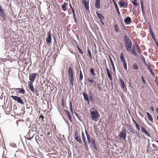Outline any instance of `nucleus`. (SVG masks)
I'll return each instance as SVG.
<instances>
[{
  "mask_svg": "<svg viewBox=\"0 0 158 158\" xmlns=\"http://www.w3.org/2000/svg\"><path fill=\"white\" fill-rule=\"evenodd\" d=\"M124 22L126 24H129L131 22V19L129 16H127L124 19Z\"/></svg>",
  "mask_w": 158,
  "mask_h": 158,
  "instance_id": "nucleus-12",
  "label": "nucleus"
},
{
  "mask_svg": "<svg viewBox=\"0 0 158 158\" xmlns=\"http://www.w3.org/2000/svg\"><path fill=\"white\" fill-rule=\"evenodd\" d=\"M132 4L135 6H136L137 5V3L136 2H132Z\"/></svg>",
  "mask_w": 158,
  "mask_h": 158,
  "instance_id": "nucleus-60",
  "label": "nucleus"
},
{
  "mask_svg": "<svg viewBox=\"0 0 158 158\" xmlns=\"http://www.w3.org/2000/svg\"><path fill=\"white\" fill-rule=\"evenodd\" d=\"M85 133L88 141V144H90L91 143V138H90L88 133L86 130H85Z\"/></svg>",
  "mask_w": 158,
  "mask_h": 158,
  "instance_id": "nucleus-17",
  "label": "nucleus"
},
{
  "mask_svg": "<svg viewBox=\"0 0 158 158\" xmlns=\"http://www.w3.org/2000/svg\"><path fill=\"white\" fill-rule=\"evenodd\" d=\"M83 78V76L82 74V72L81 70L80 71V74L79 76V79L80 81H81L82 80Z\"/></svg>",
  "mask_w": 158,
  "mask_h": 158,
  "instance_id": "nucleus-43",
  "label": "nucleus"
},
{
  "mask_svg": "<svg viewBox=\"0 0 158 158\" xmlns=\"http://www.w3.org/2000/svg\"><path fill=\"white\" fill-rule=\"evenodd\" d=\"M4 9L2 7V6H1V5L0 4V12H1Z\"/></svg>",
  "mask_w": 158,
  "mask_h": 158,
  "instance_id": "nucleus-61",
  "label": "nucleus"
},
{
  "mask_svg": "<svg viewBox=\"0 0 158 158\" xmlns=\"http://www.w3.org/2000/svg\"><path fill=\"white\" fill-rule=\"evenodd\" d=\"M142 56L143 60V61L144 63V64L146 66H147L148 65L146 63V61L145 60V58L143 56Z\"/></svg>",
  "mask_w": 158,
  "mask_h": 158,
  "instance_id": "nucleus-46",
  "label": "nucleus"
},
{
  "mask_svg": "<svg viewBox=\"0 0 158 158\" xmlns=\"http://www.w3.org/2000/svg\"><path fill=\"white\" fill-rule=\"evenodd\" d=\"M95 7L98 9H99L100 7V0H96L95 2Z\"/></svg>",
  "mask_w": 158,
  "mask_h": 158,
  "instance_id": "nucleus-20",
  "label": "nucleus"
},
{
  "mask_svg": "<svg viewBox=\"0 0 158 158\" xmlns=\"http://www.w3.org/2000/svg\"><path fill=\"white\" fill-rule=\"evenodd\" d=\"M113 3L115 6V9L118 8L117 4L115 2H114V3Z\"/></svg>",
  "mask_w": 158,
  "mask_h": 158,
  "instance_id": "nucleus-54",
  "label": "nucleus"
},
{
  "mask_svg": "<svg viewBox=\"0 0 158 158\" xmlns=\"http://www.w3.org/2000/svg\"><path fill=\"white\" fill-rule=\"evenodd\" d=\"M37 75L36 73H31L29 76V79L31 82H34Z\"/></svg>",
  "mask_w": 158,
  "mask_h": 158,
  "instance_id": "nucleus-5",
  "label": "nucleus"
},
{
  "mask_svg": "<svg viewBox=\"0 0 158 158\" xmlns=\"http://www.w3.org/2000/svg\"><path fill=\"white\" fill-rule=\"evenodd\" d=\"M96 14L98 17L100 19V20H104V17L101 14H100L98 12H96Z\"/></svg>",
  "mask_w": 158,
  "mask_h": 158,
  "instance_id": "nucleus-21",
  "label": "nucleus"
},
{
  "mask_svg": "<svg viewBox=\"0 0 158 158\" xmlns=\"http://www.w3.org/2000/svg\"><path fill=\"white\" fill-rule=\"evenodd\" d=\"M69 6H70V7L71 8V10H72V11L74 10V9H73V8L72 6H71V5L70 3H69Z\"/></svg>",
  "mask_w": 158,
  "mask_h": 158,
  "instance_id": "nucleus-63",
  "label": "nucleus"
},
{
  "mask_svg": "<svg viewBox=\"0 0 158 158\" xmlns=\"http://www.w3.org/2000/svg\"><path fill=\"white\" fill-rule=\"evenodd\" d=\"M91 143L93 147L96 145L95 140L92 138H91Z\"/></svg>",
  "mask_w": 158,
  "mask_h": 158,
  "instance_id": "nucleus-38",
  "label": "nucleus"
},
{
  "mask_svg": "<svg viewBox=\"0 0 158 158\" xmlns=\"http://www.w3.org/2000/svg\"><path fill=\"white\" fill-rule=\"evenodd\" d=\"M97 88L99 91H101L102 90V89L100 86L98 85H97Z\"/></svg>",
  "mask_w": 158,
  "mask_h": 158,
  "instance_id": "nucleus-51",
  "label": "nucleus"
},
{
  "mask_svg": "<svg viewBox=\"0 0 158 158\" xmlns=\"http://www.w3.org/2000/svg\"><path fill=\"white\" fill-rule=\"evenodd\" d=\"M58 46L57 45V43H56V44L55 43H54L53 44V48L54 49L56 48H58Z\"/></svg>",
  "mask_w": 158,
  "mask_h": 158,
  "instance_id": "nucleus-48",
  "label": "nucleus"
},
{
  "mask_svg": "<svg viewBox=\"0 0 158 158\" xmlns=\"http://www.w3.org/2000/svg\"><path fill=\"white\" fill-rule=\"evenodd\" d=\"M141 131L144 133L148 137H150V135L148 132L147 131L146 129H145L142 126H141Z\"/></svg>",
  "mask_w": 158,
  "mask_h": 158,
  "instance_id": "nucleus-16",
  "label": "nucleus"
},
{
  "mask_svg": "<svg viewBox=\"0 0 158 158\" xmlns=\"http://www.w3.org/2000/svg\"><path fill=\"white\" fill-rule=\"evenodd\" d=\"M32 139V137L28 136L27 138V139L28 140H31Z\"/></svg>",
  "mask_w": 158,
  "mask_h": 158,
  "instance_id": "nucleus-62",
  "label": "nucleus"
},
{
  "mask_svg": "<svg viewBox=\"0 0 158 158\" xmlns=\"http://www.w3.org/2000/svg\"><path fill=\"white\" fill-rule=\"evenodd\" d=\"M73 13V17L76 23H77V19L76 17V14L74 10L72 11Z\"/></svg>",
  "mask_w": 158,
  "mask_h": 158,
  "instance_id": "nucleus-28",
  "label": "nucleus"
},
{
  "mask_svg": "<svg viewBox=\"0 0 158 158\" xmlns=\"http://www.w3.org/2000/svg\"><path fill=\"white\" fill-rule=\"evenodd\" d=\"M74 139L77 141L78 142L80 143H82V142L81 139V138L80 137H76V138H75Z\"/></svg>",
  "mask_w": 158,
  "mask_h": 158,
  "instance_id": "nucleus-33",
  "label": "nucleus"
},
{
  "mask_svg": "<svg viewBox=\"0 0 158 158\" xmlns=\"http://www.w3.org/2000/svg\"><path fill=\"white\" fill-rule=\"evenodd\" d=\"M127 128L130 132L132 133L133 134H137V131L132 128L130 125L128 126Z\"/></svg>",
  "mask_w": 158,
  "mask_h": 158,
  "instance_id": "nucleus-13",
  "label": "nucleus"
},
{
  "mask_svg": "<svg viewBox=\"0 0 158 158\" xmlns=\"http://www.w3.org/2000/svg\"><path fill=\"white\" fill-rule=\"evenodd\" d=\"M120 81L121 83L122 88H124L125 87V84L123 80V79H120Z\"/></svg>",
  "mask_w": 158,
  "mask_h": 158,
  "instance_id": "nucleus-31",
  "label": "nucleus"
},
{
  "mask_svg": "<svg viewBox=\"0 0 158 158\" xmlns=\"http://www.w3.org/2000/svg\"><path fill=\"white\" fill-rule=\"evenodd\" d=\"M91 143L93 147L96 145L95 140L92 138H91Z\"/></svg>",
  "mask_w": 158,
  "mask_h": 158,
  "instance_id": "nucleus-36",
  "label": "nucleus"
},
{
  "mask_svg": "<svg viewBox=\"0 0 158 158\" xmlns=\"http://www.w3.org/2000/svg\"><path fill=\"white\" fill-rule=\"evenodd\" d=\"M10 97L15 101H17L18 103L21 105H23L24 102L23 101L22 98L20 97L12 95Z\"/></svg>",
  "mask_w": 158,
  "mask_h": 158,
  "instance_id": "nucleus-3",
  "label": "nucleus"
},
{
  "mask_svg": "<svg viewBox=\"0 0 158 158\" xmlns=\"http://www.w3.org/2000/svg\"><path fill=\"white\" fill-rule=\"evenodd\" d=\"M140 4H141V8L142 14H143V15H144L145 14V12L144 11L143 6V2L141 0L140 1Z\"/></svg>",
  "mask_w": 158,
  "mask_h": 158,
  "instance_id": "nucleus-30",
  "label": "nucleus"
},
{
  "mask_svg": "<svg viewBox=\"0 0 158 158\" xmlns=\"http://www.w3.org/2000/svg\"><path fill=\"white\" fill-rule=\"evenodd\" d=\"M149 31H150V33L151 35L154 34L153 32H152V28L151 27H150L149 28Z\"/></svg>",
  "mask_w": 158,
  "mask_h": 158,
  "instance_id": "nucleus-52",
  "label": "nucleus"
},
{
  "mask_svg": "<svg viewBox=\"0 0 158 158\" xmlns=\"http://www.w3.org/2000/svg\"><path fill=\"white\" fill-rule=\"evenodd\" d=\"M80 135V133L78 132V131H77L75 132V135L74 136V138L76 137H79Z\"/></svg>",
  "mask_w": 158,
  "mask_h": 158,
  "instance_id": "nucleus-40",
  "label": "nucleus"
},
{
  "mask_svg": "<svg viewBox=\"0 0 158 158\" xmlns=\"http://www.w3.org/2000/svg\"><path fill=\"white\" fill-rule=\"evenodd\" d=\"M91 143L93 147L96 145L95 140L92 138H91Z\"/></svg>",
  "mask_w": 158,
  "mask_h": 158,
  "instance_id": "nucleus-37",
  "label": "nucleus"
},
{
  "mask_svg": "<svg viewBox=\"0 0 158 158\" xmlns=\"http://www.w3.org/2000/svg\"><path fill=\"white\" fill-rule=\"evenodd\" d=\"M133 69H138V66L136 64H134L133 65Z\"/></svg>",
  "mask_w": 158,
  "mask_h": 158,
  "instance_id": "nucleus-49",
  "label": "nucleus"
},
{
  "mask_svg": "<svg viewBox=\"0 0 158 158\" xmlns=\"http://www.w3.org/2000/svg\"><path fill=\"white\" fill-rule=\"evenodd\" d=\"M123 67L124 69L125 70H127V64L126 62H123Z\"/></svg>",
  "mask_w": 158,
  "mask_h": 158,
  "instance_id": "nucleus-42",
  "label": "nucleus"
},
{
  "mask_svg": "<svg viewBox=\"0 0 158 158\" xmlns=\"http://www.w3.org/2000/svg\"><path fill=\"white\" fill-rule=\"evenodd\" d=\"M90 115L91 119L95 121H98V118L100 116L98 112L96 110L90 112Z\"/></svg>",
  "mask_w": 158,
  "mask_h": 158,
  "instance_id": "nucleus-2",
  "label": "nucleus"
},
{
  "mask_svg": "<svg viewBox=\"0 0 158 158\" xmlns=\"http://www.w3.org/2000/svg\"><path fill=\"white\" fill-rule=\"evenodd\" d=\"M0 16L4 20H5L6 19V13L4 11V10L2 11L1 12H0Z\"/></svg>",
  "mask_w": 158,
  "mask_h": 158,
  "instance_id": "nucleus-14",
  "label": "nucleus"
},
{
  "mask_svg": "<svg viewBox=\"0 0 158 158\" xmlns=\"http://www.w3.org/2000/svg\"><path fill=\"white\" fill-rule=\"evenodd\" d=\"M90 73H91V74L93 76H95L96 75L94 72V69H91L90 70Z\"/></svg>",
  "mask_w": 158,
  "mask_h": 158,
  "instance_id": "nucleus-32",
  "label": "nucleus"
},
{
  "mask_svg": "<svg viewBox=\"0 0 158 158\" xmlns=\"http://www.w3.org/2000/svg\"><path fill=\"white\" fill-rule=\"evenodd\" d=\"M87 80L89 82H90L91 83H93L94 82V81L93 80H91L89 78H87Z\"/></svg>",
  "mask_w": 158,
  "mask_h": 158,
  "instance_id": "nucleus-47",
  "label": "nucleus"
},
{
  "mask_svg": "<svg viewBox=\"0 0 158 158\" xmlns=\"http://www.w3.org/2000/svg\"><path fill=\"white\" fill-rule=\"evenodd\" d=\"M114 27L116 32L118 33L119 31L118 26L117 24H115L114 25Z\"/></svg>",
  "mask_w": 158,
  "mask_h": 158,
  "instance_id": "nucleus-39",
  "label": "nucleus"
},
{
  "mask_svg": "<svg viewBox=\"0 0 158 158\" xmlns=\"http://www.w3.org/2000/svg\"><path fill=\"white\" fill-rule=\"evenodd\" d=\"M64 112L65 113L67 114V115L68 116V118L70 120V121L71 122H72V118L71 117V116L70 115V112L69 111H68L65 110H64Z\"/></svg>",
  "mask_w": 158,
  "mask_h": 158,
  "instance_id": "nucleus-18",
  "label": "nucleus"
},
{
  "mask_svg": "<svg viewBox=\"0 0 158 158\" xmlns=\"http://www.w3.org/2000/svg\"><path fill=\"white\" fill-rule=\"evenodd\" d=\"M151 36L152 37V38L154 40V41H156V38H155V35H154V34L151 35Z\"/></svg>",
  "mask_w": 158,
  "mask_h": 158,
  "instance_id": "nucleus-55",
  "label": "nucleus"
},
{
  "mask_svg": "<svg viewBox=\"0 0 158 158\" xmlns=\"http://www.w3.org/2000/svg\"><path fill=\"white\" fill-rule=\"evenodd\" d=\"M146 114H147L148 118L149 119V120L152 122L153 121V118L152 117L151 115L149 113H147Z\"/></svg>",
  "mask_w": 158,
  "mask_h": 158,
  "instance_id": "nucleus-26",
  "label": "nucleus"
},
{
  "mask_svg": "<svg viewBox=\"0 0 158 158\" xmlns=\"http://www.w3.org/2000/svg\"><path fill=\"white\" fill-rule=\"evenodd\" d=\"M123 39L125 46L126 50L128 52H130L132 47V42L127 35L124 36Z\"/></svg>",
  "mask_w": 158,
  "mask_h": 158,
  "instance_id": "nucleus-1",
  "label": "nucleus"
},
{
  "mask_svg": "<svg viewBox=\"0 0 158 158\" xmlns=\"http://www.w3.org/2000/svg\"><path fill=\"white\" fill-rule=\"evenodd\" d=\"M68 75L69 77H70L69 80H73V72L71 67H69V68Z\"/></svg>",
  "mask_w": 158,
  "mask_h": 158,
  "instance_id": "nucleus-6",
  "label": "nucleus"
},
{
  "mask_svg": "<svg viewBox=\"0 0 158 158\" xmlns=\"http://www.w3.org/2000/svg\"><path fill=\"white\" fill-rule=\"evenodd\" d=\"M130 52L131 54H132L135 56L137 55V54L135 52V49L133 47L132 48Z\"/></svg>",
  "mask_w": 158,
  "mask_h": 158,
  "instance_id": "nucleus-34",
  "label": "nucleus"
},
{
  "mask_svg": "<svg viewBox=\"0 0 158 158\" xmlns=\"http://www.w3.org/2000/svg\"><path fill=\"white\" fill-rule=\"evenodd\" d=\"M28 85L29 87V89L32 92H34V89L33 86L32 85L33 82H31L30 81H28Z\"/></svg>",
  "mask_w": 158,
  "mask_h": 158,
  "instance_id": "nucleus-15",
  "label": "nucleus"
},
{
  "mask_svg": "<svg viewBox=\"0 0 158 158\" xmlns=\"http://www.w3.org/2000/svg\"><path fill=\"white\" fill-rule=\"evenodd\" d=\"M107 74L108 77L111 76V74L110 73V72H107Z\"/></svg>",
  "mask_w": 158,
  "mask_h": 158,
  "instance_id": "nucleus-64",
  "label": "nucleus"
},
{
  "mask_svg": "<svg viewBox=\"0 0 158 158\" xmlns=\"http://www.w3.org/2000/svg\"><path fill=\"white\" fill-rule=\"evenodd\" d=\"M141 78L142 81H143V83L144 84H145V83H146V81L144 79V77H143V76H142L141 77Z\"/></svg>",
  "mask_w": 158,
  "mask_h": 158,
  "instance_id": "nucleus-50",
  "label": "nucleus"
},
{
  "mask_svg": "<svg viewBox=\"0 0 158 158\" xmlns=\"http://www.w3.org/2000/svg\"><path fill=\"white\" fill-rule=\"evenodd\" d=\"M82 3L84 4L86 10H89V2L85 0H83Z\"/></svg>",
  "mask_w": 158,
  "mask_h": 158,
  "instance_id": "nucleus-11",
  "label": "nucleus"
},
{
  "mask_svg": "<svg viewBox=\"0 0 158 158\" xmlns=\"http://www.w3.org/2000/svg\"><path fill=\"white\" fill-rule=\"evenodd\" d=\"M118 4L120 7L127 8L128 7V3L125 2L124 1H120Z\"/></svg>",
  "mask_w": 158,
  "mask_h": 158,
  "instance_id": "nucleus-7",
  "label": "nucleus"
},
{
  "mask_svg": "<svg viewBox=\"0 0 158 158\" xmlns=\"http://www.w3.org/2000/svg\"><path fill=\"white\" fill-rule=\"evenodd\" d=\"M16 89H18L19 90V92L20 94H24L25 92V90L23 89L22 88H17Z\"/></svg>",
  "mask_w": 158,
  "mask_h": 158,
  "instance_id": "nucleus-29",
  "label": "nucleus"
},
{
  "mask_svg": "<svg viewBox=\"0 0 158 158\" xmlns=\"http://www.w3.org/2000/svg\"><path fill=\"white\" fill-rule=\"evenodd\" d=\"M34 94H35V95L36 96H39V94L38 93V92L37 90H36L35 91H34V92H33Z\"/></svg>",
  "mask_w": 158,
  "mask_h": 158,
  "instance_id": "nucleus-53",
  "label": "nucleus"
},
{
  "mask_svg": "<svg viewBox=\"0 0 158 158\" xmlns=\"http://www.w3.org/2000/svg\"><path fill=\"white\" fill-rule=\"evenodd\" d=\"M148 68V69L149 71H150V72L151 73V74L153 76V77H154L155 76V74L153 72H152V69H151V68H150V65H148L147 66Z\"/></svg>",
  "mask_w": 158,
  "mask_h": 158,
  "instance_id": "nucleus-27",
  "label": "nucleus"
},
{
  "mask_svg": "<svg viewBox=\"0 0 158 158\" xmlns=\"http://www.w3.org/2000/svg\"><path fill=\"white\" fill-rule=\"evenodd\" d=\"M69 108H72V102L70 101L69 102Z\"/></svg>",
  "mask_w": 158,
  "mask_h": 158,
  "instance_id": "nucleus-58",
  "label": "nucleus"
},
{
  "mask_svg": "<svg viewBox=\"0 0 158 158\" xmlns=\"http://www.w3.org/2000/svg\"><path fill=\"white\" fill-rule=\"evenodd\" d=\"M74 114L76 116L77 118L80 121H82L81 118L82 117L77 113L74 112Z\"/></svg>",
  "mask_w": 158,
  "mask_h": 158,
  "instance_id": "nucleus-24",
  "label": "nucleus"
},
{
  "mask_svg": "<svg viewBox=\"0 0 158 158\" xmlns=\"http://www.w3.org/2000/svg\"><path fill=\"white\" fill-rule=\"evenodd\" d=\"M116 9L117 10V11L118 15L120 16V13L119 11V10L118 8L117 9Z\"/></svg>",
  "mask_w": 158,
  "mask_h": 158,
  "instance_id": "nucleus-59",
  "label": "nucleus"
},
{
  "mask_svg": "<svg viewBox=\"0 0 158 158\" xmlns=\"http://www.w3.org/2000/svg\"><path fill=\"white\" fill-rule=\"evenodd\" d=\"M68 3L64 2L62 5V8L63 10L64 11H65L67 9V8L66 7V5H68Z\"/></svg>",
  "mask_w": 158,
  "mask_h": 158,
  "instance_id": "nucleus-22",
  "label": "nucleus"
},
{
  "mask_svg": "<svg viewBox=\"0 0 158 158\" xmlns=\"http://www.w3.org/2000/svg\"><path fill=\"white\" fill-rule=\"evenodd\" d=\"M36 133V132L35 130H31H31H30L27 134V137L29 136L32 137L33 138L35 136V135Z\"/></svg>",
  "mask_w": 158,
  "mask_h": 158,
  "instance_id": "nucleus-8",
  "label": "nucleus"
},
{
  "mask_svg": "<svg viewBox=\"0 0 158 158\" xmlns=\"http://www.w3.org/2000/svg\"><path fill=\"white\" fill-rule=\"evenodd\" d=\"M69 81L70 82V84H71L72 86H73V80H69Z\"/></svg>",
  "mask_w": 158,
  "mask_h": 158,
  "instance_id": "nucleus-57",
  "label": "nucleus"
},
{
  "mask_svg": "<svg viewBox=\"0 0 158 158\" xmlns=\"http://www.w3.org/2000/svg\"><path fill=\"white\" fill-rule=\"evenodd\" d=\"M109 58L110 59V62L112 67L113 70L114 72H115V68L114 66V63L112 61V59L110 56H109Z\"/></svg>",
  "mask_w": 158,
  "mask_h": 158,
  "instance_id": "nucleus-19",
  "label": "nucleus"
},
{
  "mask_svg": "<svg viewBox=\"0 0 158 158\" xmlns=\"http://www.w3.org/2000/svg\"><path fill=\"white\" fill-rule=\"evenodd\" d=\"M87 52H88V53L89 55V56L90 58L91 59H92V56L91 55V51H90L89 49V48H87Z\"/></svg>",
  "mask_w": 158,
  "mask_h": 158,
  "instance_id": "nucleus-35",
  "label": "nucleus"
},
{
  "mask_svg": "<svg viewBox=\"0 0 158 158\" xmlns=\"http://www.w3.org/2000/svg\"><path fill=\"white\" fill-rule=\"evenodd\" d=\"M118 137L123 139L124 140H126V131L124 129H123L120 132L118 135Z\"/></svg>",
  "mask_w": 158,
  "mask_h": 158,
  "instance_id": "nucleus-4",
  "label": "nucleus"
},
{
  "mask_svg": "<svg viewBox=\"0 0 158 158\" xmlns=\"http://www.w3.org/2000/svg\"><path fill=\"white\" fill-rule=\"evenodd\" d=\"M82 95L84 99L87 101H88L89 99L87 94H86L85 93H83L82 94Z\"/></svg>",
  "mask_w": 158,
  "mask_h": 158,
  "instance_id": "nucleus-25",
  "label": "nucleus"
},
{
  "mask_svg": "<svg viewBox=\"0 0 158 158\" xmlns=\"http://www.w3.org/2000/svg\"><path fill=\"white\" fill-rule=\"evenodd\" d=\"M81 135L82 140L84 143L85 145L86 150L88 151V146L87 145L86 142L85 140V136L84 133L83 131H82Z\"/></svg>",
  "mask_w": 158,
  "mask_h": 158,
  "instance_id": "nucleus-10",
  "label": "nucleus"
},
{
  "mask_svg": "<svg viewBox=\"0 0 158 158\" xmlns=\"http://www.w3.org/2000/svg\"><path fill=\"white\" fill-rule=\"evenodd\" d=\"M47 34L48 35V37L46 38V42L47 44H49L51 43V38L50 32H48Z\"/></svg>",
  "mask_w": 158,
  "mask_h": 158,
  "instance_id": "nucleus-9",
  "label": "nucleus"
},
{
  "mask_svg": "<svg viewBox=\"0 0 158 158\" xmlns=\"http://www.w3.org/2000/svg\"><path fill=\"white\" fill-rule=\"evenodd\" d=\"M135 45L137 49V50L138 51V52L139 53V52H140V49L139 48V47L138 45L136 43H135Z\"/></svg>",
  "mask_w": 158,
  "mask_h": 158,
  "instance_id": "nucleus-44",
  "label": "nucleus"
},
{
  "mask_svg": "<svg viewBox=\"0 0 158 158\" xmlns=\"http://www.w3.org/2000/svg\"><path fill=\"white\" fill-rule=\"evenodd\" d=\"M77 48L80 53H81V54H82L83 53V52L82 51V50H81V49L79 47H78V46H77Z\"/></svg>",
  "mask_w": 158,
  "mask_h": 158,
  "instance_id": "nucleus-45",
  "label": "nucleus"
},
{
  "mask_svg": "<svg viewBox=\"0 0 158 158\" xmlns=\"http://www.w3.org/2000/svg\"><path fill=\"white\" fill-rule=\"evenodd\" d=\"M135 125V126H136V128H137V129L139 131V130H140V128H139V125H138V124L137 123Z\"/></svg>",
  "mask_w": 158,
  "mask_h": 158,
  "instance_id": "nucleus-56",
  "label": "nucleus"
},
{
  "mask_svg": "<svg viewBox=\"0 0 158 158\" xmlns=\"http://www.w3.org/2000/svg\"><path fill=\"white\" fill-rule=\"evenodd\" d=\"M120 58L121 61L122 62H126L125 59L123 56V54L122 52H121L120 54Z\"/></svg>",
  "mask_w": 158,
  "mask_h": 158,
  "instance_id": "nucleus-23",
  "label": "nucleus"
},
{
  "mask_svg": "<svg viewBox=\"0 0 158 158\" xmlns=\"http://www.w3.org/2000/svg\"><path fill=\"white\" fill-rule=\"evenodd\" d=\"M65 99L64 97L62 98L61 99V103L63 107H64L65 106Z\"/></svg>",
  "mask_w": 158,
  "mask_h": 158,
  "instance_id": "nucleus-41",
  "label": "nucleus"
}]
</instances>
